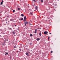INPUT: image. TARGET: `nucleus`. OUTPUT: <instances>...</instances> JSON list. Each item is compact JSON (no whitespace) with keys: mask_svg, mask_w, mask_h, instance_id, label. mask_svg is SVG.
<instances>
[{"mask_svg":"<svg viewBox=\"0 0 60 60\" xmlns=\"http://www.w3.org/2000/svg\"><path fill=\"white\" fill-rule=\"evenodd\" d=\"M8 53H6L5 54V55H8Z\"/></svg>","mask_w":60,"mask_h":60,"instance_id":"6ab92c4d","label":"nucleus"},{"mask_svg":"<svg viewBox=\"0 0 60 60\" xmlns=\"http://www.w3.org/2000/svg\"><path fill=\"white\" fill-rule=\"evenodd\" d=\"M18 10H20V8H18Z\"/></svg>","mask_w":60,"mask_h":60,"instance_id":"aec40b11","label":"nucleus"},{"mask_svg":"<svg viewBox=\"0 0 60 60\" xmlns=\"http://www.w3.org/2000/svg\"><path fill=\"white\" fill-rule=\"evenodd\" d=\"M41 1L42 3H43V0H41Z\"/></svg>","mask_w":60,"mask_h":60,"instance_id":"f8f14e48","label":"nucleus"},{"mask_svg":"<svg viewBox=\"0 0 60 60\" xmlns=\"http://www.w3.org/2000/svg\"><path fill=\"white\" fill-rule=\"evenodd\" d=\"M15 10H13V12H15Z\"/></svg>","mask_w":60,"mask_h":60,"instance_id":"9b49d317","label":"nucleus"},{"mask_svg":"<svg viewBox=\"0 0 60 60\" xmlns=\"http://www.w3.org/2000/svg\"><path fill=\"white\" fill-rule=\"evenodd\" d=\"M30 44H31L30 43Z\"/></svg>","mask_w":60,"mask_h":60,"instance_id":"58836bf2","label":"nucleus"},{"mask_svg":"<svg viewBox=\"0 0 60 60\" xmlns=\"http://www.w3.org/2000/svg\"><path fill=\"white\" fill-rule=\"evenodd\" d=\"M26 23V24H28V22H25Z\"/></svg>","mask_w":60,"mask_h":60,"instance_id":"1a4fd4ad","label":"nucleus"},{"mask_svg":"<svg viewBox=\"0 0 60 60\" xmlns=\"http://www.w3.org/2000/svg\"><path fill=\"white\" fill-rule=\"evenodd\" d=\"M12 33L13 34H15L16 33V32L14 31H13L12 32Z\"/></svg>","mask_w":60,"mask_h":60,"instance_id":"7ed1b4c3","label":"nucleus"},{"mask_svg":"<svg viewBox=\"0 0 60 60\" xmlns=\"http://www.w3.org/2000/svg\"><path fill=\"white\" fill-rule=\"evenodd\" d=\"M26 19H24V21H26Z\"/></svg>","mask_w":60,"mask_h":60,"instance_id":"4468645a","label":"nucleus"},{"mask_svg":"<svg viewBox=\"0 0 60 60\" xmlns=\"http://www.w3.org/2000/svg\"><path fill=\"white\" fill-rule=\"evenodd\" d=\"M35 34H36V32H35Z\"/></svg>","mask_w":60,"mask_h":60,"instance_id":"a878e982","label":"nucleus"},{"mask_svg":"<svg viewBox=\"0 0 60 60\" xmlns=\"http://www.w3.org/2000/svg\"><path fill=\"white\" fill-rule=\"evenodd\" d=\"M32 13H33V12H31L30 13V14H31V15H32Z\"/></svg>","mask_w":60,"mask_h":60,"instance_id":"ddd939ff","label":"nucleus"},{"mask_svg":"<svg viewBox=\"0 0 60 60\" xmlns=\"http://www.w3.org/2000/svg\"><path fill=\"white\" fill-rule=\"evenodd\" d=\"M10 30H11V29H11V28H10Z\"/></svg>","mask_w":60,"mask_h":60,"instance_id":"c756f323","label":"nucleus"},{"mask_svg":"<svg viewBox=\"0 0 60 60\" xmlns=\"http://www.w3.org/2000/svg\"><path fill=\"white\" fill-rule=\"evenodd\" d=\"M37 30H35V32H36V31Z\"/></svg>","mask_w":60,"mask_h":60,"instance_id":"b1692460","label":"nucleus"},{"mask_svg":"<svg viewBox=\"0 0 60 60\" xmlns=\"http://www.w3.org/2000/svg\"><path fill=\"white\" fill-rule=\"evenodd\" d=\"M49 39V37H48V39Z\"/></svg>","mask_w":60,"mask_h":60,"instance_id":"cd10ccee","label":"nucleus"},{"mask_svg":"<svg viewBox=\"0 0 60 60\" xmlns=\"http://www.w3.org/2000/svg\"><path fill=\"white\" fill-rule=\"evenodd\" d=\"M6 23H7V22H6Z\"/></svg>","mask_w":60,"mask_h":60,"instance_id":"e433bc0d","label":"nucleus"},{"mask_svg":"<svg viewBox=\"0 0 60 60\" xmlns=\"http://www.w3.org/2000/svg\"><path fill=\"white\" fill-rule=\"evenodd\" d=\"M15 26H16V25H15Z\"/></svg>","mask_w":60,"mask_h":60,"instance_id":"f704fd0d","label":"nucleus"},{"mask_svg":"<svg viewBox=\"0 0 60 60\" xmlns=\"http://www.w3.org/2000/svg\"><path fill=\"white\" fill-rule=\"evenodd\" d=\"M50 34H51V33H50Z\"/></svg>","mask_w":60,"mask_h":60,"instance_id":"473e14b6","label":"nucleus"},{"mask_svg":"<svg viewBox=\"0 0 60 60\" xmlns=\"http://www.w3.org/2000/svg\"><path fill=\"white\" fill-rule=\"evenodd\" d=\"M19 20H20V19H19Z\"/></svg>","mask_w":60,"mask_h":60,"instance_id":"2f4dec72","label":"nucleus"},{"mask_svg":"<svg viewBox=\"0 0 60 60\" xmlns=\"http://www.w3.org/2000/svg\"><path fill=\"white\" fill-rule=\"evenodd\" d=\"M39 34V35H40V36H41V32H40Z\"/></svg>","mask_w":60,"mask_h":60,"instance_id":"20e7f679","label":"nucleus"},{"mask_svg":"<svg viewBox=\"0 0 60 60\" xmlns=\"http://www.w3.org/2000/svg\"><path fill=\"white\" fill-rule=\"evenodd\" d=\"M25 25L26 26V23L25 22Z\"/></svg>","mask_w":60,"mask_h":60,"instance_id":"4be33fe9","label":"nucleus"},{"mask_svg":"<svg viewBox=\"0 0 60 60\" xmlns=\"http://www.w3.org/2000/svg\"><path fill=\"white\" fill-rule=\"evenodd\" d=\"M5 19L6 20V21H7V19Z\"/></svg>","mask_w":60,"mask_h":60,"instance_id":"c85d7f7f","label":"nucleus"},{"mask_svg":"<svg viewBox=\"0 0 60 60\" xmlns=\"http://www.w3.org/2000/svg\"><path fill=\"white\" fill-rule=\"evenodd\" d=\"M33 1L34 2H36V1L35 0H33Z\"/></svg>","mask_w":60,"mask_h":60,"instance_id":"412c9836","label":"nucleus"},{"mask_svg":"<svg viewBox=\"0 0 60 60\" xmlns=\"http://www.w3.org/2000/svg\"><path fill=\"white\" fill-rule=\"evenodd\" d=\"M10 21H12V20H13V19H10Z\"/></svg>","mask_w":60,"mask_h":60,"instance_id":"dca6fc26","label":"nucleus"},{"mask_svg":"<svg viewBox=\"0 0 60 60\" xmlns=\"http://www.w3.org/2000/svg\"><path fill=\"white\" fill-rule=\"evenodd\" d=\"M3 34H5V33Z\"/></svg>","mask_w":60,"mask_h":60,"instance_id":"4c0bfd02","label":"nucleus"},{"mask_svg":"<svg viewBox=\"0 0 60 60\" xmlns=\"http://www.w3.org/2000/svg\"><path fill=\"white\" fill-rule=\"evenodd\" d=\"M52 52H53V51H51V53H52Z\"/></svg>","mask_w":60,"mask_h":60,"instance_id":"a211bd4d","label":"nucleus"},{"mask_svg":"<svg viewBox=\"0 0 60 60\" xmlns=\"http://www.w3.org/2000/svg\"><path fill=\"white\" fill-rule=\"evenodd\" d=\"M14 48H16V47L15 46H14Z\"/></svg>","mask_w":60,"mask_h":60,"instance_id":"72a5a7b5","label":"nucleus"},{"mask_svg":"<svg viewBox=\"0 0 60 60\" xmlns=\"http://www.w3.org/2000/svg\"><path fill=\"white\" fill-rule=\"evenodd\" d=\"M37 41H39L40 40V38H38L37 39Z\"/></svg>","mask_w":60,"mask_h":60,"instance_id":"0eeeda50","label":"nucleus"},{"mask_svg":"<svg viewBox=\"0 0 60 60\" xmlns=\"http://www.w3.org/2000/svg\"><path fill=\"white\" fill-rule=\"evenodd\" d=\"M3 0H2V2H1V3H0V4H1V5L3 4Z\"/></svg>","mask_w":60,"mask_h":60,"instance_id":"39448f33","label":"nucleus"},{"mask_svg":"<svg viewBox=\"0 0 60 60\" xmlns=\"http://www.w3.org/2000/svg\"><path fill=\"white\" fill-rule=\"evenodd\" d=\"M26 54L27 56H28V53L27 52H26Z\"/></svg>","mask_w":60,"mask_h":60,"instance_id":"423d86ee","label":"nucleus"},{"mask_svg":"<svg viewBox=\"0 0 60 60\" xmlns=\"http://www.w3.org/2000/svg\"><path fill=\"white\" fill-rule=\"evenodd\" d=\"M21 16L22 17H23V16H24V15H23V14H21Z\"/></svg>","mask_w":60,"mask_h":60,"instance_id":"6e6552de","label":"nucleus"},{"mask_svg":"<svg viewBox=\"0 0 60 60\" xmlns=\"http://www.w3.org/2000/svg\"><path fill=\"white\" fill-rule=\"evenodd\" d=\"M35 10H38V7L36 6L35 7Z\"/></svg>","mask_w":60,"mask_h":60,"instance_id":"f03ea898","label":"nucleus"},{"mask_svg":"<svg viewBox=\"0 0 60 60\" xmlns=\"http://www.w3.org/2000/svg\"><path fill=\"white\" fill-rule=\"evenodd\" d=\"M23 20V18H22V19H21L20 20Z\"/></svg>","mask_w":60,"mask_h":60,"instance_id":"9d476101","label":"nucleus"},{"mask_svg":"<svg viewBox=\"0 0 60 60\" xmlns=\"http://www.w3.org/2000/svg\"><path fill=\"white\" fill-rule=\"evenodd\" d=\"M29 23H30V25H32V24H31V23H30V22H29Z\"/></svg>","mask_w":60,"mask_h":60,"instance_id":"5701e85b","label":"nucleus"},{"mask_svg":"<svg viewBox=\"0 0 60 60\" xmlns=\"http://www.w3.org/2000/svg\"><path fill=\"white\" fill-rule=\"evenodd\" d=\"M41 29V28H38V29Z\"/></svg>","mask_w":60,"mask_h":60,"instance_id":"bb28decb","label":"nucleus"},{"mask_svg":"<svg viewBox=\"0 0 60 60\" xmlns=\"http://www.w3.org/2000/svg\"><path fill=\"white\" fill-rule=\"evenodd\" d=\"M34 11H36V10H34Z\"/></svg>","mask_w":60,"mask_h":60,"instance_id":"c9c22d12","label":"nucleus"},{"mask_svg":"<svg viewBox=\"0 0 60 60\" xmlns=\"http://www.w3.org/2000/svg\"><path fill=\"white\" fill-rule=\"evenodd\" d=\"M48 32L47 31H45L44 32V34H47V33H48Z\"/></svg>","mask_w":60,"mask_h":60,"instance_id":"f257e3e1","label":"nucleus"},{"mask_svg":"<svg viewBox=\"0 0 60 60\" xmlns=\"http://www.w3.org/2000/svg\"><path fill=\"white\" fill-rule=\"evenodd\" d=\"M19 49L20 51H21V49Z\"/></svg>","mask_w":60,"mask_h":60,"instance_id":"393cba45","label":"nucleus"},{"mask_svg":"<svg viewBox=\"0 0 60 60\" xmlns=\"http://www.w3.org/2000/svg\"><path fill=\"white\" fill-rule=\"evenodd\" d=\"M30 36H33V35H32V34H31L30 35Z\"/></svg>","mask_w":60,"mask_h":60,"instance_id":"f3484780","label":"nucleus"},{"mask_svg":"<svg viewBox=\"0 0 60 60\" xmlns=\"http://www.w3.org/2000/svg\"><path fill=\"white\" fill-rule=\"evenodd\" d=\"M0 37H2V36H1L0 35Z\"/></svg>","mask_w":60,"mask_h":60,"instance_id":"7c9ffc66","label":"nucleus"},{"mask_svg":"<svg viewBox=\"0 0 60 60\" xmlns=\"http://www.w3.org/2000/svg\"><path fill=\"white\" fill-rule=\"evenodd\" d=\"M26 16H25L24 17V19H26Z\"/></svg>","mask_w":60,"mask_h":60,"instance_id":"2eb2a0df","label":"nucleus"}]
</instances>
